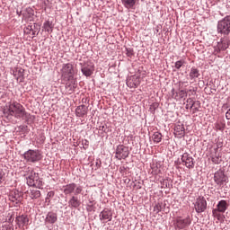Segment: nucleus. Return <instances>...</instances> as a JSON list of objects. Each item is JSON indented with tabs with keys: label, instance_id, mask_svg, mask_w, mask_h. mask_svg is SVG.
<instances>
[{
	"label": "nucleus",
	"instance_id": "1",
	"mask_svg": "<svg viewBox=\"0 0 230 230\" xmlns=\"http://www.w3.org/2000/svg\"><path fill=\"white\" fill-rule=\"evenodd\" d=\"M82 191H84V187L76 185L75 183H70L63 186V192L65 195H71V193H75L68 201V206L70 208H80L82 202L78 199V196L76 195H80Z\"/></svg>",
	"mask_w": 230,
	"mask_h": 230
},
{
	"label": "nucleus",
	"instance_id": "2",
	"mask_svg": "<svg viewBox=\"0 0 230 230\" xmlns=\"http://www.w3.org/2000/svg\"><path fill=\"white\" fill-rule=\"evenodd\" d=\"M61 76L64 80L71 83H67L66 85V89H67L71 94V93H74L75 89H76V81H75V68L73 67V64H63L61 68Z\"/></svg>",
	"mask_w": 230,
	"mask_h": 230
},
{
	"label": "nucleus",
	"instance_id": "3",
	"mask_svg": "<svg viewBox=\"0 0 230 230\" xmlns=\"http://www.w3.org/2000/svg\"><path fill=\"white\" fill-rule=\"evenodd\" d=\"M8 112L14 118H24L26 116V109L17 102H13L9 104Z\"/></svg>",
	"mask_w": 230,
	"mask_h": 230
},
{
	"label": "nucleus",
	"instance_id": "4",
	"mask_svg": "<svg viewBox=\"0 0 230 230\" xmlns=\"http://www.w3.org/2000/svg\"><path fill=\"white\" fill-rule=\"evenodd\" d=\"M217 32L223 35L230 34V15L226 16L223 20L217 22Z\"/></svg>",
	"mask_w": 230,
	"mask_h": 230
},
{
	"label": "nucleus",
	"instance_id": "5",
	"mask_svg": "<svg viewBox=\"0 0 230 230\" xmlns=\"http://www.w3.org/2000/svg\"><path fill=\"white\" fill-rule=\"evenodd\" d=\"M27 184L28 186H33L34 188L40 190V188H42V181L39 177V173L31 171L27 178Z\"/></svg>",
	"mask_w": 230,
	"mask_h": 230
},
{
	"label": "nucleus",
	"instance_id": "6",
	"mask_svg": "<svg viewBox=\"0 0 230 230\" xmlns=\"http://www.w3.org/2000/svg\"><path fill=\"white\" fill-rule=\"evenodd\" d=\"M23 156L27 163H37L42 159V155L39 150L30 149L24 153Z\"/></svg>",
	"mask_w": 230,
	"mask_h": 230
},
{
	"label": "nucleus",
	"instance_id": "7",
	"mask_svg": "<svg viewBox=\"0 0 230 230\" xmlns=\"http://www.w3.org/2000/svg\"><path fill=\"white\" fill-rule=\"evenodd\" d=\"M130 154L128 151V146H125L123 145L118 146L115 153L116 159L121 161V159H127Z\"/></svg>",
	"mask_w": 230,
	"mask_h": 230
},
{
	"label": "nucleus",
	"instance_id": "8",
	"mask_svg": "<svg viewBox=\"0 0 230 230\" xmlns=\"http://www.w3.org/2000/svg\"><path fill=\"white\" fill-rule=\"evenodd\" d=\"M208 208V201L204 197H199L194 203L196 213H204Z\"/></svg>",
	"mask_w": 230,
	"mask_h": 230
},
{
	"label": "nucleus",
	"instance_id": "9",
	"mask_svg": "<svg viewBox=\"0 0 230 230\" xmlns=\"http://www.w3.org/2000/svg\"><path fill=\"white\" fill-rule=\"evenodd\" d=\"M229 208V202L226 199L220 200L217 205V208H215L212 213L213 215H217V213H225L227 211V208Z\"/></svg>",
	"mask_w": 230,
	"mask_h": 230
},
{
	"label": "nucleus",
	"instance_id": "10",
	"mask_svg": "<svg viewBox=\"0 0 230 230\" xmlns=\"http://www.w3.org/2000/svg\"><path fill=\"white\" fill-rule=\"evenodd\" d=\"M189 226H191V218H190V216L184 219L182 217L176 218V227H178V229H186Z\"/></svg>",
	"mask_w": 230,
	"mask_h": 230
},
{
	"label": "nucleus",
	"instance_id": "11",
	"mask_svg": "<svg viewBox=\"0 0 230 230\" xmlns=\"http://www.w3.org/2000/svg\"><path fill=\"white\" fill-rule=\"evenodd\" d=\"M181 162L183 163L184 166L186 168H194L195 167V162H193V157L190 155L188 153H184L181 155Z\"/></svg>",
	"mask_w": 230,
	"mask_h": 230
},
{
	"label": "nucleus",
	"instance_id": "12",
	"mask_svg": "<svg viewBox=\"0 0 230 230\" xmlns=\"http://www.w3.org/2000/svg\"><path fill=\"white\" fill-rule=\"evenodd\" d=\"M214 181H215L216 184H217V186H223L224 182H226V174H224V172L217 171L214 174Z\"/></svg>",
	"mask_w": 230,
	"mask_h": 230
},
{
	"label": "nucleus",
	"instance_id": "13",
	"mask_svg": "<svg viewBox=\"0 0 230 230\" xmlns=\"http://www.w3.org/2000/svg\"><path fill=\"white\" fill-rule=\"evenodd\" d=\"M81 71L84 76H91L94 73V65L85 63L82 66Z\"/></svg>",
	"mask_w": 230,
	"mask_h": 230
},
{
	"label": "nucleus",
	"instance_id": "14",
	"mask_svg": "<svg viewBox=\"0 0 230 230\" xmlns=\"http://www.w3.org/2000/svg\"><path fill=\"white\" fill-rule=\"evenodd\" d=\"M15 222L20 227H28V224H30V217L26 215L18 216L16 217Z\"/></svg>",
	"mask_w": 230,
	"mask_h": 230
},
{
	"label": "nucleus",
	"instance_id": "15",
	"mask_svg": "<svg viewBox=\"0 0 230 230\" xmlns=\"http://www.w3.org/2000/svg\"><path fill=\"white\" fill-rule=\"evenodd\" d=\"M100 219L104 223L111 222L112 220V212L109 209H104L100 214Z\"/></svg>",
	"mask_w": 230,
	"mask_h": 230
},
{
	"label": "nucleus",
	"instance_id": "16",
	"mask_svg": "<svg viewBox=\"0 0 230 230\" xmlns=\"http://www.w3.org/2000/svg\"><path fill=\"white\" fill-rule=\"evenodd\" d=\"M211 161L214 164H220L222 163V156L218 153V148H214V152L211 153Z\"/></svg>",
	"mask_w": 230,
	"mask_h": 230
},
{
	"label": "nucleus",
	"instance_id": "17",
	"mask_svg": "<svg viewBox=\"0 0 230 230\" xmlns=\"http://www.w3.org/2000/svg\"><path fill=\"white\" fill-rule=\"evenodd\" d=\"M186 134V131L184 129V125L178 124L174 127V135L177 137H184V135Z\"/></svg>",
	"mask_w": 230,
	"mask_h": 230
},
{
	"label": "nucleus",
	"instance_id": "18",
	"mask_svg": "<svg viewBox=\"0 0 230 230\" xmlns=\"http://www.w3.org/2000/svg\"><path fill=\"white\" fill-rule=\"evenodd\" d=\"M58 220L57 213L55 212H49L45 218V224H55Z\"/></svg>",
	"mask_w": 230,
	"mask_h": 230
},
{
	"label": "nucleus",
	"instance_id": "19",
	"mask_svg": "<svg viewBox=\"0 0 230 230\" xmlns=\"http://www.w3.org/2000/svg\"><path fill=\"white\" fill-rule=\"evenodd\" d=\"M76 116L79 118H84L85 114H87V106L85 105H80L75 110Z\"/></svg>",
	"mask_w": 230,
	"mask_h": 230
},
{
	"label": "nucleus",
	"instance_id": "20",
	"mask_svg": "<svg viewBox=\"0 0 230 230\" xmlns=\"http://www.w3.org/2000/svg\"><path fill=\"white\" fill-rule=\"evenodd\" d=\"M229 48V40L226 38H223L221 41L218 43V49L221 51H226Z\"/></svg>",
	"mask_w": 230,
	"mask_h": 230
},
{
	"label": "nucleus",
	"instance_id": "21",
	"mask_svg": "<svg viewBox=\"0 0 230 230\" xmlns=\"http://www.w3.org/2000/svg\"><path fill=\"white\" fill-rule=\"evenodd\" d=\"M189 76H190V80H194V78H199V76H200V73H199V69H197L196 67H192L190 69Z\"/></svg>",
	"mask_w": 230,
	"mask_h": 230
},
{
	"label": "nucleus",
	"instance_id": "22",
	"mask_svg": "<svg viewBox=\"0 0 230 230\" xmlns=\"http://www.w3.org/2000/svg\"><path fill=\"white\" fill-rule=\"evenodd\" d=\"M122 4L125 6V8L130 9L136 5L137 0H121Z\"/></svg>",
	"mask_w": 230,
	"mask_h": 230
},
{
	"label": "nucleus",
	"instance_id": "23",
	"mask_svg": "<svg viewBox=\"0 0 230 230\" xmlns=\"http://www.w3.org/2000/svg\"><path fill=\"white\" fill-rule=\"evenodd\" d=\"M152 137H153V141L155 143H161V141L163 139V135L159 132H155V133H154Z\"/></svg>",
	"mask_w": 230,
	"mask_h": 230
},
{
	"label": "nucleus",
	"instance_id": "24",
	"mask_svg": "<svg viewBox=\"0 0 230 230\" xmlns=\"http://www.w3.org/2000/svg\"><path fill=\"white\" fill-rule=\"evenodd\" d=\"M31 199H39L40 197V190H32L30 192Z\"/></svg>",
	"mask_w": 230,
	"mask_h": 230
},
{
	"label": "nucleus",
	"instance_id": "25",
	"mask_svg": "<svg viewBox=\"0 0 230 230\" xmlns=\"http://www.w3.org/2000/svg\"><path fill=\"white\" fill-rule=\"evenodd\" d=\"M43 27L45 29L46 31H53V25L51 24V22L49 21H47L44 22Z\"/></svg>",
	"mask_w": 230,
	"mask_h": 230
},
{
	"label": "nucleus",
	"instance_id": "26",
	"mask_svg": "<svg viewBox=\"0 0 230 230\" xmlns=\"http://www.w3.org/2000/svg\"><path fill=\"white\" fill-rule=\"evenodd\" d=\"M215 128L217 130H224L226 128V123L224 122H217L215 124Z\"/></svg>",
	"mask_w": 230,
	"mask_h": 230
},
{
	"label": "nucleus",
	"instance_id": "27",
	"mask_svg": "<svg viewBox=\"0 0 230 230\" xmlns=\"http://www.w3.org/2000/svg\"><path fill=\"white\" fill-rule=\"evenodd\" d=\"M182 66H184V62L182 60H179L175 63L174 67L176 69H180L182 67Z\"/></svg>",
	"mask_w": 230,
	"mask_h": 230
},
{
	"label": "nucleus",
	"instance_id": "28",
	"mask_svg": "<svg viewBox=\"0 0 230 230\" xmlns=\"http://www.w3.org/2000/svg\"><path fill=\"white\" fill-rule=\"evenodd\" d=\"M178 94L181 98H186V96H188V93H186L184 90L180 91Z\"/></svg>",
	"mask_w": 230,
	"mask_h": 230
},
{
	"label": "nucleus",
	"instance_id": "29",
	"mask_svg": "<svg viewBox=\"0 0 230 230\" xmlns=\"http://www.w3.org/2000/svg\"><path fill=\"white\" fill-rule=\"evenodd\" d=\"M4 181V172L0 170V184Z\"/></svg>",
	"mask_w": 230,
	"mask_h": 230
},
{
	"label": "nucleus",
	"instance_id": "30",
	"mask_svg": "<svg viewBox=\"0 0 230 230\" xmlns=\"http://www.w3.org/2000/svg\"><path fill=\"white\" fill-rule=\"evenodd\" d=\"M187 102L190 103V108L193 107V105H195V102H193V100H191V99H188Z\"/></svg>",
	"mask_w": 230,
	"mask_h": 230
},
{
	"label": "nucleus",
	"instance_id": "31",
	"mask_svg": "<svg viewBox=\"0 0 230 230\" xmlns=\"http://www.w3.org/2000/svg\"><path fill=\"white\" fill-rule=\"evenodd\" d=\"M226 119H230V109L226 113Z\"/></svg>",
	"mask_w": 230,
	"mask_h": 230
},
{
	"label": "nucleus",
	"instance_id": "32",
	"mask_svg": "<svg viewBox=\"0 0 230 230\" xmlns=\"http://www.w3.org/2000/svg\"><path fill=\"white\" fill-rule=\"evenodd\" d=\"M127 55L128 57H133L134 53L132 52V50H128Z\"/></svg>",
	"mask_w": 230,
	"mask_h": 230
},
{
	"label": "nucleus",
	"instance_id": "33",
	"mask_svg": "<svg viewBox=\"0 0 230 230\" xmlns=\"http://www.w3.org/2000/svg\"><path fill=\"white\" fill-rule=\"evenodd\" d=\"M216 145H217L216 148H217V150L218 148H222V142H217Z\"/></svg>",
	"mask_w": 230,
	"mask_h": 230
},
{
	"label": "nucleus",
	"instance_id": "34",
	"mask_svg": "<svg viewBox=\"0 0 230 230\" xmlns=\"http://www.w3.org/2000/svg\"><path fill=\"white\" fill-rule=\"evenodd\" d=\"M47 196L48 197H54L55 196V192L49 191Z\"/></svg>",
	"mask_w": 230,
	"mask_h": 230
},
{
	"label": "nucleus",
	"instance_id": "35",
	"mask_svg": "<svg viewBox=\"0 0 230 230\" xmlns=\"http://www.w3.org/2000/svg\"><path fill=\"white\" fill-rule=\"evenodd\" d=\"M8 222H12V216L10 217Z\"/></svg>",
	"mask_w": 230,
	"mask_h": 230
},
{
	"label": "nucleus",
	"instance_id": "36",
	"mask_svg": "<svg viewBox=\"0 0 230 230\" xmlns=\"http://www.w3.org/2000/svg\"><path fill=\"white\" fill-rule=\"evenodd\" d=\"M85 143H89L87 140H85Z\"/></svg>",
	"mask_w": 230,
	"mask_h": 230
}]
</instances>
